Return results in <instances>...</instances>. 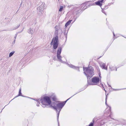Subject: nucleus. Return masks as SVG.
Wrapping results in <instances>:
<instances>
[{"mask_svg":"<svg viewBox=\"0 0 126 126\" xmlns=\"http://www.w3.org/2000/svg\"><path fill=\"white\" fill-rule=\"evenodd\" d=\"M64 105L65 104L62 102V103H59L57 104L56 106H53L51 105L50 106V107H52L55 110L56 112L57 113V121L58 123V126H59V117L60 112Z\"/></svg>","mask_w":126,"mask_h":126,"instance_id":"nucleus-1","label":"nucleus"},{"mask_svg":"<svg viewBox=\"0 0 126 126\" xmlns=\"http://www.w3.org/2000/svg\"><path fill=\"white\" fill-rule=\"evenodd\" d=\"M72 20H68L65 24V27H67L69 25L72 21Z\"/></svg>","mask_w":126,"mask_h":126,"instance_id":"nucleus-15","label":"nucleus"},{"mask_svg":"<svg viewBox=\"0 0 126 126\" xmlns=\"http://www.w3.org/2000/svg\"><path fill=\"white\" fill-rule=\"evenodd\" d=\"M98 69H99V67H98Z\"/></svg>","mask_w":126,"mask_h":126,"instance_id":"nucleus-47","label":"nucleus"},{"mask_svg":"<svg viewBox=\"0 0 126 126\" xmlns=\"http://www.w3.org/2000/svg\"><path fill=\"white\" fill-rule=\"evenodd\" d=\"M23 30H22L21 31V32H20V33H21V32H22V31L23 30Z\"/></svg>","mask_w":126,"mask_h":126,"instance_id":"nucleus-39","label":"nucleus"},{"mask_svg":"<svg viewBox=\"0 0 126 126\" xmlns=\"http://www.w3.org/2000/svg\"><path fill=\"white\" fill-rule=\"evenodd\" d=\"M54 59H55V58H54Z\"/></svg>","mask_w":126,"mask_h":126,"instance_id":"nucleus-48","label":"nucleus"},{"mask_svg":"<svg viewBox=\"0 0 126 126\" xmlns=\"http://www.w3.org/2000/svg\"><path fill=\"white\" fill-rule=\"evenodd\" d=\"M98 69H99V67H98Z\"/></svg>","mask_w":126,"mask_h":126,"instance_id":"nucleus-45","label":"nucleus"},{"mask_svg":"<svg viewBox=\"0 0 126 126\" xmlns=\"http://www.w3.org/2000/svg\"><path fill=\"white\" fill-rule=\"evenodd\" d=\"M116 68V71H117V68L115 66H110V68L111 71H113L115 70V69Z\"/></svg>","mask_w":126,"mask_h":126,"instance_id":"nucleus-13","label":"nucleus"},{"mask_svg":"<svg viewBox=\"0 0 126 126\" xmlns=\"http://www.w3.org/2000/svg\"><path fill=\"white\" fill-rule=\"evenodd\" d=\"M108 84V85H109V87H111V86L110 85H109V84Z\"/></svg>","mask_w":126,"mask_h":126,"instance_id":"nucleus-32","label":"nucleus"},{"mask_svg":"<svg viewBox=\"0 0 126 126\" xmlns=\"http://www.w3.org/2000/svg\"><path fill=\"white\" fill-rule=\"evenodd\" d=\"M62 50V48L61 47H60L58 48L57 52V58L58 60L60 62L62 63H64L65 62L62 60V57L61 56V54Z\"/></svg>","mask_w":126,"mask_h":126,"instance_id":"nucleus-5","label":"nucleus"},{"mask_svg":"<svg viewBox=\"0 0 126 126\" xmlns=\"http://www.w3.org/2000/svg\"><path fill=\"white\" fill-rule=\"evenodd\" d=\"M20 25H18L17 26H16V27H14L13 30H16V29L18 28L20 26Z\"/></svg>","mask_w":126,"mask_h":126,"instance_id":"nucleus-23","label":"nucleus"},{"mask_svg":"<svg viewBox=\"0 0 126 126\" xmlns=\"http://www.w3.org/2000/svg\"><path fill=\"white\" fill-rule=\"evenodd\" d=\"M105 65L106 64L103 63H101L100 65V66L102 69L107 70V67H106L105 66Z\"/></svg>","mask_w":126,"mask_h":126,"instance_id":"nucleus-12","label":"nucleus"},{"mask_svg":"<svg viewBox=\"0 0 126 126\" xmlns=\"http://www.w3.org/2000/svg\"><path fill=\"white\" fill-rule=\"evenodd\" d=\"M57 26H56L55 27V31H58L59 29L58 28H57Z\"/></svg>","mask_w":126,"mask_h":126,"instance_id":"nucleus-26","label":"nucleus"},{"mask_svg":"<svg viewBox=\"0 0 126 126\" xmlns=\"http://www.w3.org/2000/svg\"><path fill=\"white\" fill-rule=\"evenodd\" d=\"M16 37L17 36H15L14 38L15 39H16Z\"/></svg>","mask_w":126,"mask_h":126,"instance_id":"nucleus-30","label":"nucleus"},{"mask_svg":"<svg viewBox=\"0 0 126 126\" xmlns=\"http://www.w3.org/2000/svg\"><path fill=\"white\" fill-rule=\"evenodd\" d=\"M70 67L73 68L74 69H76L78 71H80V70L79 69V67H76L74 66V65H72L71 64H70L68 63L67 64Z\"/></svg>","mask_w":126,"mask_h":126,"instance_id":"nucleus-9","label":"nucleus"},{"mask_svg":"<svg viewBox=\"0 0 126 126\" xmlns=\"http://www.w3.org/2000/svg\"><path fill=\"white\" fill-rule=\"evenodd\" d=\"M83 68L84 73L87 76L88 79L89 77H91L94 75V69L92 66L83 67Z\"/></svg>","mask_w":126,"mask_h":126,"instance_id":"nucleus-2","label":"nucleus"},{"mask_svg":"<svg viewBox=\"0 0 126 126\" xmlns=\"http://www.w3.org/2000/svg\"><path fill=\"white\" fill-rule=\"evenodd\" d=\"M52 99L53 101H56V97L55 96H53L52 97Z\"/></svg>","mask_w":126,"mask_h":126,"instance_id":"nucleus-22","label":"nucleus"},{"mask_svg":"<svg viewBox=\"0 0 126 126\" xmlns=\"http://www.w3.org/2000/svg\"><path fill=\"white\" fill-rule=\"evenodd\" d=\"M63 9V7L62 6H60V8L59 9V11L60 12L62 11Z\"/></svg>","mask_w":126,"mask_h":126,"instance_id":"nucleus-21","label":"nucleus"},{"mask_svg":"<svg viewBox=\"0 0 126 126\" xmlns=\"http://www.w3.org/2000/svg\"><path fill=\"white\" fill-rule=\"evenodd\" d=\"M98 69H99V67H98Z\"/></svg>","mask_w":126,"mask_h":126,"instance_id":"nucleus-46","label":"nucleus"},{"mask_svg":"<svg viewBox=\"0 0 126 126\" xmlns=\"http://www.w3.org/2000/svg\"><path fill=\"white\" fill-rule=\"evenodd\" d=\"M42 104V106L44 108H45L48 105L47 104H46V103H41Z\"/></svg>","mask_w":126,"mask_h":126,"instance_id":"nucleus-20","label":"nucleus"},{"mask_svg":"<svg viewBox=\"0 0 126 126\" xmlns=\"http://www.w3.org/2000/svg\"><path fill=\"white\" fill-rule=\"evenodd\" d=\"M104 90L106 92V90H105V89H104Z\"/></svg>","mask_w":126,"mask_h":126,"instance_id":"nucleus-38","label":"nucleus"},{"mask_svg":"<svg viewBox=\"0 0 126 126\" xmlns=\"http://www.w3.org/2000/svg\"><path fill=\"white\" fill-rule=\"evenodd\" d=\"M17 34H15V36H17Z\"/></svg>","mask_w":126,"mask_h":126,"instance_id":"nucleus-37","label":"nucleus"},{"mask_svg":"<svg viewBox=\"0 0 126 126\" xmlns=\"http://www.w3.org/2000/svg\"><path fill=\"white\" fill-rule=\"evenodd\" d=\"M99 79L98 77H94L92 79V82L94 83H97L99 82Z\"/></svg>","mask_w":126,"mask_h":126,"instance_id":"nucleus-7","label":"nucleus"},{"mask_svg":"<svg viewBox=\"0 0 126 126\" xmlns=\"http://www.w3.org/2000/svg\"><path fill=\"white\" fill-rule=\"evenodd\" d=\"M108 6V5H106L105 7V8L106 7H107Z\"/></svg>","mask_w":126,"mask_h":126,"instance_id":"nucleus-36","label":"nucleus"},{"mask_svg":"<svg viewBox=\"0 0 126 126\" xmlns=\"http://www.w3.org/2000/svg\"><path fill=\"white\" fill-rule=\"evenodd\" d=\"M64 35H66L65 32V33H64Z\"/></svg>","mask_w":126,"mask_h":126,"instance_id":"nucleus-41","label":"nucleus"},{"mask_svg":"<svg viewBox=\"0 0 126 126\" xmlns=\"http://www.w3.org/2000/svg\"><path fill=\"white\" fill-rule=\"evenodd\" d=\"M103 2H101L100 1H99L98 0L96 2H95L94 3L96 5L99 6L100 7H101V6L102 5V3ZM94 3H92V4H91V5H94Z\"/></svg>","mask_w":126,"mask_h":126,"instance_id":"nucleus-8","label":"nucleus"},{"mask_svg":"<svg viewBox=\"0 0 126 126\" xmlns=\"http://www.w3.org/2000/svg\"><path fill=\"white\" fill-rule=\"evenodd\" d=\"M15 51H13L11 52L9 54V57H10L12 56L15 53Z\"/></svg>","mask_w":126,"mask_h":126,"instance_id":"nucleus-19","label":"nucleus"},{"mask_svg":"<svg viewBox=\"0 0 126 126\" xmlns=\"http://www.w3.org/2000/svg\"><path fill=\"white\" fill-rule=\"evenodd\" d=\"M40 4H41V5L38 7L37 8V13L39 16H40L42 14L43 11L44 10V7L45 3L40 2Z\"/></svg>","mask_w":126,"mask_h":126,"instance_id":"nucleus-4","label":"nucleus"},{"mask_svg":"<svg viewBox=\"0 0 126 126\" xmlns=\"http://www.w3.org/2000/svg\"><path fill=\"white\" fill-rule=\"evenodd\" d=\"M83 4V5H86V4L85 3H84L83 4H82L81 5H82Z\"/></svg>","mask_w":126,"mask_h":126,"instance_id":"nucleus-35","label":"nucleus"},{"mask_svg":"<svg viewBox=\"0 0 126 126\" xmlns=\"http://www.w3.org/2000/svg\"><path fill=\"white\" fill-rule=\"evenodd\" d=\"M106 97L105 98V104L106 105H107V96L106 95Z\"/></svg>","mask_w":126,"mask_h":126,"instance_id":"nucleus-24","label":"nucleus"},{"mask_svg":"<svg viewBox=\"0 0 126 126\" xmlns=\"http://www.w3.org/2000/svg\"><path fill=\"white\" fill-rule=\"evenodd\" d=\"M22 96L23 97H26V96H24L22 95V93H21V88H20V89H19V93H18V95H17V96H15V97L13 99H12V100H13L14 98H16L18 96Z\"/></svg>","mask_w":126,"mask_h":126,"instance_id":"nucleus-10","label":"nucleus"},{"mask_svg":"<svg viewBox=\"0 0 126 126\" xmlns=\"http://www.w3.org/2000/svg\"><path fill=\"white\" fill-rule=\"evenodd\" d=\"M84 89H83L81 91H79V92H78L77 93H76V94H74V95H73L71 97H70V98H69L68 99H67L65 101H64V102H63L64 103V104L65 105V103H66V102H67V101H68V100H69L70 99L71 97H72V96H74V95H75L76 94H77L79 92H80L83 90Z\"/></svg>","mask_w":126,"mask_h":126,"instance_id":"nucleus-16","label":"nucleus"},{"mask_svg":"<svg viewBox=\"0 0 126 126\" xmlns=\"http://www.w3.org/2000/svg\"><path fill=\"white\" fill-rule=\"evenodd\" d=\"M77 18V17H76V19H76V18ZM75 20H76V19H75V20L73 21V22H74V21H75Z\"/></svg>","mask_w":126,"mask_h":126,"instance_id":"nucleus-40","label":"nucleus"},{"mask_svg":"<svg viewBox=\"0 0 126 126\" xmlns=\"http://www.w3.org/2000/svg\"><path fill=\"white\" fill-rule=\"evenodd\" d=\"M110 3H109L108 4V6H110Z\"/></svg>","mask_w":126,"mask_h":126,"instance_id":"nucleus-34","label":"nucleus"},{"mask_svg":"<svg viewBox=\"0 0 126 126\" xmlns=\"http://www.w3.org/2000/svg\"><path fill=\"white\" fill-rule=\"evenodd\" d=\"M58 31H55V37H54V46L55 47H56L57 46L58 43Z\"/></svg>","mask_w":126,"mask_h":126,"instance_id":"nucleus-6","label":"nucleus"},{"mask_svg":"<svg viewBox=\"0 0 126 126\" xmlns=\"http://www.w3.org/2000/svg\"><path fill=\"white\" fill-rule=\"evenodd\" d=\"M5 20H6L8 21H9V19L8 18H5Z\"/></svg>","mask_w":126,"mask_h":126,"instance_id":"nucleus-28","label":"nucleus"},{"mask_svg":"<svg viewBox=\"0 0 126 126\" xmlns=\"http://www.w3.org/2000/svg\"><path fill=\"white\" fill-rule=\"evenodd\" d=\"M101 74L100 73H99L98 74V76L99 77H100V78H101V77L100 76Z\"/></svg>","mask_w":126,"mask_h":126,"instance_id":"nucleus-27","label":"nucleus"},{"mask_svg":"<svg viewBox=\"0 0 126 126\" xmlns=\"http://www.w3.org/2000/svg\"><path fill=\"white\" fill-rule=\"evenodd\" d=\"M88 79L87 82H88V84L89 85H95L96 84H95L92 83L91 82V81H89L88 80V79Z\"/></svg>","mask_w":126,"mask_h":126,"instance_id":"nucleus-18","label":"nucleus"},{"mask_svg":"<svg viewBox=\"0 0 126 126\" xmlns=\"http://www.w3.org/2000/svg\"><path fill=\"white\" fill-rule=\"evenodd\" d=\"M41 101V103H44L46 104L47 103L48 105H50L51 103L50 98L48 96H45L41 97L39 101Z\"/></svg>","mask_w":126,"mask_h":126,"instance_id":"nucleus-3","label":"nucleus"},{"mask_svg":"<svg viewBox=\"0 0 126 126\" xmlns=\"http://www.w3.org/2000/svg\"><path fill=\"white\" fill-rule=\"evenodd\" d=\"M104 0H100V1H101V2H103V1Z\"/></svg>","mask_w":126,"mask_h":126,"instance_id":"nucleus-31","label":"nucleus"},{"mask_svg":"<svg viewBox=\"0 0 126 126\" xmlns=\"http://www.w3.org/2000/svg\"><path fill=\"white\" fill-rule=\"evenodd\" d=\"M101 9H102V12L103 13H104L106 15V14L105 13V12L104 11V9L103 10V8H101Z\"/></svg>","mask_w":126,"mask_h":126,"instance_id":"nucleus-25","label":"nucleus"},{"mask_svg":"<svg viewBox=\"0 0 126 126\" xmlns=\"http://www.w3.org/2000/svg\"><path fill=\"white\" fill-rule=\"evenodd\" d=\"M12 100H11V101H10V102H9V103H10V102H11Z\"/></svg>","mask_w":126,"mask_h":126,"instance_id":"nucleus-43","label":"nucleus"},{"mask_svg":"<svg viewBox=\"0 0 126 126\" xmlns=\"http://www.w3.org/2000/svg\"><path fill=\"white\" fill-rule=\"evenodd\" d=\"M28 32L29 33L32 35L33 33V31L32 29L30 28V29L28 30Z\"/></svg>","mask_w":126,"mask_h":126,"instance_id":"nucleus-14","label":"nucleus"},{"mask_svg":"<svg viewBox=\"0 0 126 126\" xmlns=\"http://www.w3.org/2000/svg\"><path fill=\"white\" fill-rule=\"evenodd\" d=\"M79 13V12H78V13H76V15H77L78 14V13Z\"/></svg>","mask_w":126,"mask_h":126,"instance_id":"nucleus-42","label":"nucleus"},{"mask_svg":"<svg viewBox=\"0 0 126 126\" xmlns=\"http://www.w3.org/2000/svg\"><path fill=\"white\" fill-rule=\"evenodd\" d=\"M113 36H115V34H114V32H113Z\"/></svg>","mask_w":126,"mask_h":126,"instance_id":"nucleus-33","label":"nucleus"},{"mask_svg":"<svg viewBox=\"0 0 126 126\" xmlns=\"http://www.w3.org/2000/svg\"><path fill=\"white\" fill-rule=\"evenodd\" d=\"M33 100H36V101H37V102L38 103H37L36 104V106H39V104H40V102H41V101H39L40 100V99H36V100H35V99H33Z\"/></svg>","mask_w":126,"mask_h":126,"instance_id":"nucleus-17","label":"nucleus"},{"mask_svg":"<svg viewBox=\"0 0 126 126\" xmlns=\"http://www.w3.org/2000/svg\"><path fill=\"white\" fill-rule=\"evenodd\" d=\"M102 86H103V85L102 84Z\"/></svg>","mask_w":126,"mask_h":126,"instance_id":"nucleus-44","label":"nucleus"},{"mask_svg":"<svg viewBox=\"0 0 126 126\" xmlns=\"http://www.w3.org/2000/svg\"><path fill=\"white\" fill-rule=\"evenodd\" d=\"M15 39L13 42V43H14V44L15 43Z\"/></svg>","mask_w":126,"mask_h":126,"instance_id":"nucleus-29","label":"nucleus"},{"mask_svg":"<svg viewBox=\"0 0 126 126\" xmlns=\"http://www.w3.org/2000/svg\"><path fill=\"white\" fill-rule=\"evenodd\" d=\"M59 41H58V45H57V47H55L54 46V38L52 39L51 42L50 44L52 45L53 43V49H56L58 47V44H59Z\"/></svg>","mask_w":126,"mask_h":126,"instance_id":"nucleus-11","label":"nucleus"}]
</instances>
